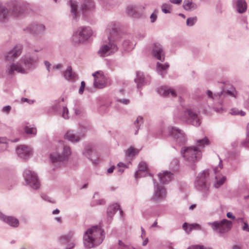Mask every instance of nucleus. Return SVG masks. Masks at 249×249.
Segmentation results:
<instances>
[{"label":"nucleus","instance_id":"obj_15","mask_svg":"<svg viewBox=\"0 0 249 249\" xmlns=\"http://www.w3.org/2000/svg\"><path fill=\"white\" fill-rule=\"evenodd\" d=\"M17 153L19 157L26 159L32 155V151L30 147L24 145H20L17 148Z\"/></svg>","mask_w":249,"mask_h":249},{"label":"nucleus","instance_id":"obj_48","mask_svg":"<svg viewBox=\"0 0 249 249\" xmlns=\"http://www.w3.org/2000/svg\"><path fill=\"white\" fill-rule=\"evenodd\" d=\"M246 141H247V142L249 143V123L248 124V125H247Z\"/></svg>","mask_w":249,"mask_h":249},{"label":"nucleus","instance_id":"obj_3","mask_svg":"<svg viewBox=\"0 0 249 249\" xmlns=\"http://www.w3.org/2000/svg\"><path fill=\"white\" fill-rule=\"evenodd\" d=\"M160 184H157V200L161 199L166 196L167 191L164 185L171 182L174 178L170 171H164L158 174Z\"/></svg>","mask_w":249,"mask_h":249},{"label":"nucleus","instance_id":"obj_11","mask_svg":"<svg viewBox=\"0 0 249 249\" xmlns=\"http://www.w3.org/2000/svg\"><path fill=\"white\" fill-rule=\"evenodd\" d=\"M92 32L89 28H80L77 33L73 36V40L75 42H83L91 36Z\"/></svg>","mask_w":249,"mask_h":249},{"label":"nucleus","instance_id":"obj_1","mask_svg":"<svg viewBox=\"0 0 249 249\" xmlns=\"http://www.w3.org/2000/svg\"><path fill=\"white\" fill-rule=\"evenodd\" d=\"M209 144V141L206 137L197 140L196 146L182 148L181 150V155L186 162L189 164H192L201 159V149Z\"/></svg>","mask_w":249,"mask_h":249},{"label":"nucleus","instance_id":"obj_6","mask_svg":"<svg viewBox=\"0 0 249 249\" xmlns=\"http://www.w3.org/2000/svg\"><path fill=\"white\" fill-rule=\"evenodd\" d=\"M183 120L187 124L198 126L201 124L199 112L192 109H187L184 112Z\"/></svg>","mask_w":249,"mask_h":249},{"label":"nucleus","instance_id":"obj_36","mask_svg":"<svg viewBox=\"0 0 249 249\" xmlns=\"http://www.w3.org/2000/svg\"><path fill=\"white\" fill-rule=\"evenodd\" d=\"M25 132L28 134L36 135V128L34 127L30 128L28 126H25L24 128Z\"/></svg>","mask_w":249,"mask_h":249},{"label":"nucleus","instance_id":"obj_19","mask_svg":"<svg viewBox=\"0 0 249 249\" xmlns=\"http://www.w3.org/2000/svg\"><path fill=\"white\" fill-rule=\"evenodd\" d=\"M15 71L22 73L25 72L24 69L18 63L13 64L7 68V71L9 75L13 74Z\"/></svg>","mask_w":249,"mask_h":249},{"label":"nucleus","instance_id":"obj_24","mask_svg":"<svg viewBox=\"0 0 249 249\" xmlns=\"http://www.w3.org/2000/svg\"><path fill=\"white\" fill-rule=\"evenodd\" d=\"M215 183L214 184V186L217 188L222 185L226 179L225 176L220 175H216L215 176Z\"/></svg>","mask_w":249,"mask_h":249},{"label":"nucleus","instance_id":"obj_21","mask_svg":"<svg viewBox=\"0 0 249 249\" xmlns=\"http://www.w3.org/2000/svg\"><path fill=\"white\" fill-rule=\"evenodd\" d=\"M247 8L246 1L244 0H238L236 2V10L239 13L245 12Z\"/></svg>","mask_w":249,"mask_h":249},{"label":"nucleus","instance_id":"obj_61","mask_svg":"<svg viewBox=\"0 0 249 249\" xmlns=\"http://www.w3.org/2000/svg\"><path fill=\"white\" fill-rule=\"evenodd\" d=\"M232 249H241V248L240 246L238 245H234L232 247Z\"/></svg>","mask_w":249,"mask_h":249},{"label":"nucleus","instance_id":"obj_44","mask_svg":"<svg viewBox=\"0 0 249 249\" xmlns=\"http://www.w3.org/2000/svg\"><path fill=\"white\" fill-rule=\"evenodd\" d=\"M243 224V225L242 226V230L244 231L249 232V227L248 223L246 222H245Z\"/></svg>","mask_w":249,"mask_h":249},{"label":"nucleus","instance_id":"obj_50","mask_svg":"<svg viewBox=\"0 0 249 249\" xmlns=\"http://www.w3.org/2000/svg\"><path fill=\"white\" fill-rule=\"evenodd\" d=\"M236 221L238 223H241L242 224H243L245 222L244 219L242 217H240V218H238L236 219Z\"/></svg>","mask_w":249,"mask_h":249},{"label":"nucleus","instance_id":"obj_5","mask_svg":"<svg viewBox=\"0 0 249 249\" xmlns=\"http://www.w3.org/2000/svg\"><path fill=\"white\" fill-rule=\"evenodd\" d=\"M208 224L212 228L213 231L220 233H224L229 231L232 227V222L226 219L213 222H208Z\"/></svg>","mask_w":249,"mask_h":249},{"label":"nucleus","instance_id":"obj_60","mask_svg":"<svg viewBox=\"0 0 249 249\" xmlns=\"http://www.w3.org/2000/svg\"><path fill=\"white\" fill-rule=\"evenodd\" d=\"M119 245H120V246H124V248H125V249H129V248H128V247L127 246H124V245L123 243V242H121V241H119Z\"/></svg>","mask_w":249,"mask_h":249},{"label":"nucleus","instance_id":"obj_9","mask_svg":"<svg viewBox=\"0 0 249 249\" xmlns=\"http://www.w3.org/2000/svg\"><path fill=\"white\" fill-rule=\"evenodd\" d=\"M24 177L26 182L32 188L38 189L40 186V183L36 174L30 170H26L24 173Z\"/></svg>","mask_w":249,"mask_h":249},{"label":"nucleus","instance_id":"obj_53","mask_svg":"<svg viewBox=\"0 0 249 249\" xmlns=\"http://www.w3.org/2000/svg\"><path fill=\"white\" fill-rule=\"evenodd\" d=\"M118 166L119 167H123L124 168H127V166L125 164H124V163H122V162H120L118 164Z\"/></svg>","mask_w":249,"mask_h":249},{"label":"nucleus","instance_id":"obj_12","mask_svg":"<svg viewBox=\"0 0 249 249\" xmlns=\"http://www.w3.org/2000/svg\"><path fill=\"white\" fill-rule=\"evenodd\" d=\"M113 38L112 35L108 37L109 42L108 44H104L98 51V54L102 57L108 55L117 50V47L116 45L111 42Z\"/></svg>","mask_w":249,"mask_h":249},{"label":"nucleus","instance_id":"obj_14","mask_svg":"<svg viewBox=\"0 0 249 249\" xmlns=\"http://www.w3.org/2000/svg\"><path fill=\"white\" fill-rule=\"evenodd\" d=\"M148 175L151 176V174L147 164L143 161L141 162L139 164L138 170L135 174V178H138Z\"/></svg>","mask_w":249,"mask_h":249},{"label":"nucleus","instance_id":"obj_47","mask_svg":"<svg viewBox=\"0 0 249 249\" xmlns=\"http://www.w3.org/2000/svg\"><path fill=\"white\" fill-rule=\"evenodd\" d=\"M182 0H170V2L173 4H178L182 2Z\"/></svg>","mask_w":249,"mask_h":249},{"label":"nucleus","instance_id":"obj_32","mask_svg":"<svg viewBox=\"0 0 249 249\" xmlns=\"http://www.w3.org/2000/svg\"><path fill=\"white\" fill-rule=\"evenodd\" d=\"M7 10L3 7L0 6V20L5 19L7 16Z\"/></svg>","mask_w":249,"mask_h":249},{"label":"nucleus","instance_id":"obj_30","mask_svg":"<svg viewBox=\"0 0 249 249\" xmlns=\"http://www.w3.org/2000/svg\"><path fill=\"white\" fill-rule=\"evenodd\" d=\"M140 150L133 147H129L126 151V155L127 156H134L139 153Z\"/></svg>","mask_w":249,"mask_h":249},{"label":"nucleus","instance_id":"obj_41","mask_svg":"<svg viewBox=\"0 0 249 249\" xmlns=\"http://www.w3.org/2000/svg\"><path fill=\"white\" fill-rule=\"evenodd\" d=\"M69 111L66 107H64L63 108L62 117L65 119H68Z\"/></svg>","mask_w":249,"mask_h":249},{"label":"nucleus","instance_id":"obj_39","mask_svg":"<svg viewBox=\"0 0 249 249\" xmlns=\"http://www.w3.org/2000/svg\"><path fill=\"white\" fill-rule=\"evenodd\" d=\"M222 168H223V164H222V160H220L218 165L214 169V173L217 174L219 172V171L221 169H222Z\"/></svg>","mask_w":249,"mask_h":249},{"label":"nucleus","instance_id":"obj_33","mask_svg":"<svg viewBox=\"0 0 249 249\" xmlns=\"http://www.w3.org/2000/svg\"><path fill=\"white\" fill-rule=\"evenodd\" d=\"M71 12L74 14L75 17H76L77 3L76 1L71 0L70 1Z\"/></svg>","mask_w":249,"mask_h":249},{"label":"nucleus","instance_id":"obj_40","mask_svg":"<svg viewBox=\"0 0 249 249\" xmlns=\"http://www.w3.org/2000/svg\"><path fill=\"white\" fill-rule=\"evenodd\" d=\"M143 123V118L142 117H138L134 124L138 128V125H141Z\"/></svg>","mask_w":249,"mask_h":249},{"label":"nucleus","instance_id":"obj_20","mask_svg":"<svg viewBox=\"0 0 249 249\" xmlns=\"http://www.w3.org/2000/svg\"><path fill=\"white\" fill-rule=\"evenodd\" d=\"M159 93L164 96L170 95L172 97H176V93L174 89H168L167 87H162L158 91Z\"/></svg>","mask_w":249,"mask_h":249},{"label":"nucleus","instance_id":"obj_10","mask_svg":"<svg viewBox=\"0 0 249 249\" xmlns=\"http://www.w3.org/2000/svg\"><path fill=\"white\" fill-rule=\"evenodd\" d=\"M207 94L209 98H211L213 100L217 102V103L221 105L222 102L221 99L223 98V97H225L227 96V95H229L230 96L236 97L237 96V92L235 90L234 92L227 90L226 92L220 91V92L214 93L213 94L211 91L208 90L207 91Z\"/></svg>","mask_w":249,"mask_h":249},{"label":"nucleus","instance_id":"obj_27","mask_svg":"<svg viewBox=\"0 0 249 249\" xmlns=\"http://www.w3.org/2000/svg\"><path fill=\"white\" fill-rule=\"evenodd\" d=\"M94 3L91 0H85L81 8L84 11L92 9L94 7Z\"/></svg>","mask_w":249,"mask_h":249},{"label":"nucleus","instance_id":"obj_17","mask_svg":"<svg viewBox=\"0 0 249 249\" xmlns=\"http://www.w3.org/2000/svg\"><path fill=\"white\" fill-rule=\"evenodd\" d=\"M0 219L12 227H17L19 225V221L17 218L13 216H5L0 212Z\"/></svg>","mask_w":249,"mask_h":249},{"label":"nucleus","instance_id":"obj_18","mask_svg":"<svg viewBox=\"0 0 249 249\" xmlns=\"http://www.w3.org/2000/svg\"><path fill=\"white\" fill-rule=\"evenodd\" d=\"M169 67V65L167 62L161 64L159 62L157 63V72L159 73L162 77H163L167 73V70Z\"/></svg>","mask_w":249,"mask_h":249},{"label":"nucleus","instance_id":"obj_62","mask_svg":"<svg viewBox=\"0 0 249 249\" xmlns=\"http://www.w3.org/2000/svg\"><path fill=\"white\" fill-rule=\"evenodd\" d=\"M196 207V204H192L190 207H189V209L190 210H193L195 207Z\"/></svg>","mask_w":249,"mask_h":249},{"label":"nucleus","instance_id":"obj_37","mask_svg":"<svg viewBox=\"0 0 249 249\" xmlns=\"http://www.w3.org/2000/svg\"><path fill=\"white\" fill-rule=\"evenodd\" d=\"M196 17L189 18L187 19L186 24L189 26H192L196 22Z\"/></svg>","mask_w":249,"mask_h":249},{"label":"nucleus","instance_id":"obj_22","mask_svg":"<svg viewBox=\"0 0 249 249\" xmlns=\"http://www.w3.org/2000/svg\"><path fill=\"white\" fill-rule=\"evenodd\" d=\"M157 59L161 62L164 60L165 53L162 47L160 45L157 44Z\"/></svg>","mask_w":249,"mask_h":249},{"label":"nucleus","instance_id":"obj_55","mask_svg":"<svg viewBox=\"0 0 249 249\" xmlns=\"http://www.w3.org/2000/svg\"><path fill=\"white\" fill-rule=\"evenodd\" d=\"M142 230V234L141 237L142 238H143L145 236V231L142 228H141Z\"/></svg>","mask_w":249,"mask_h":249},{"label":"nucleus","instance_id":"obj_34","mask_svg":"<svg viewBox=\"0 0 249 249\" xmlns=\"http://www.w3.org/2000/svg\"><path fill=\"white\" fill-rule=\"evenodd\" d=\"M136 82L138 83V87H140L142 86L144 81V78L142 74H137V78L135 80Z\"/></svg>","mask_w":249,"mask_h":249},{"label":"nucleus","instance_id":"obj_26","mask_svg":"<svg viewBox=\"0 0 249 249\" xmlns=\"http://www.w3.org/2000/svg\"><path fill=\"white\" fill-rule=\"evenodd\" d=\"M183 6L186 10L195 9L197 7L196 5L192 2V0H184Z\"/></svg>","mask_w":249,"mask_h":249},{"label":"nucleus","instance_id":"obj_16","mask_svg":"<svg viewBox=\"0 0 249 249\" xmlns=\"http://www.w3.org/2000/svg\"><path fill=\"white\" fill-rule=\"evenodd\" d=\"M21 47L20 46H16L13 50L10 51L6 56L7 61H14L21 53Z\"/></svg>","mask_w":249,"mask_h":249},{"label":"nucleus","instance_id":"obj_4","mask_svg":"<svg viewBox=\"0 0 249 249\" xmlns=\"http://www.w3.org/2000/svg\"><path fill=\"white\" fill-rule=\"evenodd\" d=\"M159 135L161 137L168 135L171 136L179 145L184 144L187 141V138L183 131L175 127L161 128L159 130Z\"/></svg>","mask_w":249,"mask_h":249},{"label":"nucleus","instance_id":"obj_8","mask_svg":"<svg viewBox=\"0 0 249 249\" xmlns=\"http://www.w3.org/2000/svg\"><path fill=\"white\" fill-rule=\"evenodd\" d=\"M70 148L68 146H64L62 148H59L58 151L53 152L50 155V158L52 162H54L64 160L71 154Z\"/></svg>","mask_w":249,"mask_h":249},{"label":"nucleus","instance_id":"obj_64","mask_svg":"<svg viewBox=\"0 0 249 249\" xmlns=\"http://www.w3.org/2000/svg\"><path fill=\"white\" fill-rule=\"evenodd\" d=\"M246 113L245 112L242 111V110H241V111H239V114L240 115L243 116H244L245 115Z\"/></svg>","mask_w":249,"mask_h":249},{"label":"nucleus","instance_id":"obj_63","mask_svg":"<svg viewBox=\"0 0 249 249\" xmlns=\"http://www.w3.org/2000/svg\"><path fill=\"white\" fill-rule=\"evenodd\" d=\"M59 213V210H58V209H56L55 210H54L53 212V214H58Z\"/></svg>","mask_w":249,"mask_h":249},{"label":"nucleus","instance_id":"obj_43","mask_svg":"<svg viewBox=\"0 0 249 249\" xmlns=\"http://www.w3.org/2000/svg\"><path fill=\"white\" fill-rule=\"evenodd\" d=\"M85 87V83L84 81H82L81 83V87L79 90V93L80 94L83 93Z\"/></svg>","mask_w":249,"mask_h":249},{"label":"nucleus","instance_id":"obj_7","mask_svg":"<svg viewBox=\"0 0 249 249\" xmlns=\"http://www.w3.org/2000/svg\"><path fill=\"white\" fill-rule=\"evenodd\" d=\"M208 176V170H204L198 175L196 181V188L204 193H207L209 190L208 185L206 182Z\"/></svg>","mask_w":249,"mask_h":249},{"label":"nucleus","instance_id":"obj_49","mask_svg":"<svg viewBox=\"0 0 249 249\" xmlns=\"http://www.w3.org/2000/svg\"><path fill=\"white\" fill-rule=\"evenodd\" d=\"M227 216L230 219H235V216L233 215L232 213L231 212H228L227 213Z\"/></svg>","mask_w":249,"mask_h":249},{"label":"nucleus","instance_id":"obj_58","mask_svg":"<svg viewBox=\"0 0 249 249\" xmlns=\"http://www.w3.org/2000/svg\"><path fill=\"white\" fill-rule=\"evenodd\" d=\"M148 241V238H146L144 240V241H143V242H142V245H143V246H145V245L147 244Z\"/></svg>","mask_w":249,"mask_h":249},{"label":"nucleus","instance_id":"obj_46","mask_svg":"<svg viewBox=\"0 0 249 249\" xmlns=\"http://www.w3.org/2000/svg\"><path fill=\"white\" fill-rule=\"evenodd\" d=\"M230 113L232 115H238L239 114V110L235 108L232 109H231Z\"/></svg>","mask_w":249,"mask_h":249},{"label":"nucleus","instance_id":"obj_38","mask_svg":"<svg viewBox=\"0 0 249 249\" xmlns=\"http://www.w3.org/2000/svg\"><path fill=\"white\" fill-rule=\"evenodd\" d=\"M127 11H128V14L130 16H133L135 15L136 13L137 12L135 11V10L134 9V7H133V6H129L127 8Z\"/></svg>","mask_w":249,"mask_h":249},{"label":"nucleus","instance_id":"obj_42","mask_svg":"<svg viewBox=\"0 0 249 249\" xmlns=\"http://www.w3.org/2000/svg\"><path fill=\"white\" fill-rule=\"evenodd\" d=\"M187 249H204L203 246L195 245L189 247Z\"/></svg>","mask_w":249,"mask_h":249},{"label":"nucleus","instance_id":"obj_29","mask_svg":"<svg viewBox=\"0 0 249 249\" xmlns=\"http://www.w3.org/2000/svg\"><path fill=\"white\" fill-rule=\"evenodd\" d=\"M64 76L67 80H72L75 76V74L72 73L71 67H68L67 70L64 73Z\"/></svg>","mask_w":249,"mask_h":249},{"label":"nucleus","instance_id":"obj_57","mask_svg":"<svg viewBox=\"0 0 249 249\" xmlns=\"http://www.w3.org/2000/svg\"><path fill=\"white\" fill-rule=\"evenodd\" d=\"M214 110L217 112H220L221 110H222V107H214Z\"/></svg>","mask_w":249,"mask_h":249},{"label":"nucleus","instance_id":"obj_51","mask_svg":"<svg viewBox=\"0 0 249 249\" xmlns=\"http://www.w3.org/2000/svg\"><path fill=\"white\" fill-rule=\"evenodd\" d=\"M151 21L152 22H154L155 19H156V15L154 13H153L150 17Z\"/></svg>","mask_w":249,"mask_h":249},{"label":"nucleus","instance_id":"obj_45","mask_svg":"<svg viewBox=\"0 0 249 249\" xmlns=\"http://www.w3.org/2000/svg\"><path fill=\"white\" fill-rule=\"evenodd\" d=\"M11 109V107L10 106L4 107L2 108V111L7 113H9Z\"/></svg>","mask_w":249,"mask_h":249},{"label":"nucleus","instance_id":"obj_25","mask_svg":"<svg viewBox=\"0 0 249 249\" xmlns=\"http://www.w3.org/2000/svg\"><path fill=\"white\" fill-rule=\"evenodd\" d=\"M65 139L72 142H76L79 140L80 138L74 134L72 131H69L65 136Z\"/></svg>","mask_w":249,"mask_h":249},{"label":"nucleus","instance_id":"obj_59","mask_svg":"<svg viewBox=\"0 0 249 249\" xmlns=\"http://www.w3.org/2000/svg\"><path fill=\"white\" fill-rule=\"evenodd\" d=\"M45 64L48 70L49 71V68H50V66L51 65L50 63L49 62L46 61L45 62Z\"/></svg>","mask_w":249,"mask_h":249},{"label":"nucleus","instance_id":"obj_35","mask_svg":"<svg viewBox=\"0 0 249 249\" xmlns=\"http://www.w3.org/2000/svg\"><path fill=\"white\" fill-rule=\"evenodd\" d=\"M7 140L6 138H0V150H2L7 147Z\"/></svg>","mask_w":249,"mask_h":249},{"label":"nucleus","instance_id":"obj_28","mask_svg":"<svg viewBox=\"0 0 249 249\" xmlns=\"http://www.w3.org/2000/svg\"><path fill=\"white\" fill-rule=\"evenodd\" d=\"M199 227V226L197 224H188L187 223L185 222L182 225L183 229L187 233L190 232L195 227Z\"/></svg>","mask_w":249,"mask_h":249},{"label":"nucleus","instance_id":"obj_23","mask_svg":"<svg viewBox=\"0 0 249 249\" xmlns=\"http://www.w3.org/2000/svg\"><path fill=\"white\" fill-rule=\"evenodd\" d=\"M120 210V206L117 203L112 204L110 205L107 211V214L108 217H112L115 213Z\"/></svg>","mask_w":249,"mask_h":249},{"label":"nucleus","instance_id":"obj_13","mask_svg":"<svg viewBox=\"0 0 249 249\" xmlns=\"http://www.w3.org/2000/svg\"><path fill=\"white\" fill-rule=\"evenodd\" d=\"M94 77V86L95 88L102 89L107 84V79L102 71H98L92 74Z\"/></svg>","mask_w":249,"mask_h":249},{"label":"nucleus","instance_id":"obj_54","mask_svg":"<svg viewBox=\"0 0 249 249\" xmlns=\"http://www.w3.org/2000/svg\"><path fill=\"white\" fill-rule=\"evenodd\" d=\"M62 67V66L61 64H58L56 66H54L53 67V69H61Z\"/></svg>","mask_w":249,"mask_h":249},{"label":"nucleus","instance_id":"obj_31","mask_svg":"<svg viewBox=\"0 0 249 249\" xmlns=\"http://www.w3.org/2000/svg\"><path fill=\"white\" fill-rule=\"evenodd\" d=\"M172 5L169 3H164L161 5V10L165 14L171 13Z\"/></svg>","mask_w":249,"mask_h":249},{"label":"nucleus","instance_id":"obj_56","mask_svg":"<svg viewBox=\"0 0 249 249\" xmlns=\"http://www.w3.org/2000/svg\"><path fill=\"white\" fill-rule=\"evenodd\" d=\"M114 169V166H112L107 170V172L109 174L112 173L113 172Z\"/></svg>","mask_w":249,"mask_h":249},{"label":"nucleus","instance_id":"obj_52","mask_svg":"<svg viewBox=\"0 0 249 249\" xmlns=\"http://www.w3.org/2000/svg\"><path fill=\"white\" fill-rule=\"evenodd\" d=\"M120 102L124 104L127 105L129 103V100L128 99H123L120 100Z\"/></svg>","mask_w":249,"mask_h":249},{"label":"nucleus","instance_id":"obj_2","mask_svg":"<svg viewBox=\"0 0 249 249\" xmlns=\"http://www.w3.org/2000/svg\"><path fill=\"white\" fill-rule=\"evenodd\" d=\"M104 238V231L97 226L88 230L84 236V244L88 248L100 244Z\"/></svg>","mask_w":249,"mask_h":249}]
</instances>
